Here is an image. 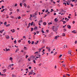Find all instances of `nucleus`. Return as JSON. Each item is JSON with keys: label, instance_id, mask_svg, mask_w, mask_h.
Here are the masks:
<instances>
[{"label": "nucleus", "instance_id": "1", "mask_svg": "<svg viewBox=\"0 0 77 77\" xmlns=\"http://www.w3.org/2000/svg\"><path fill=\"white\" fill-rule=\"evenodd\" d=\"M46 49H48V51H50L51 49H50V47H46Z\"/></svg>", "mask_w": 77, "mask_h": 77}, {"label": "nucleus", "instance_id": "2", "mask_svg": "<svg viewBox=\"0 0 77 77\" xmlns=\"http://www.w3.org/2000/svg\"><path fill=\"white\" fill-rule=\"evenodd\" d=\"M5 37L7 39H9V35H5Z\"/></svg>", "mask_w": 77, "mask_h": 77}, {"label": "nucleus", "instance_id": "3", "mask_svg": "<svg viewBox=\"0 0 77 77\" xmlns=\"http://www.w3.org/2000/svg\"><path fill=\"white\" fill-rule=\"evenodd\" d=\"M67 27L68 29H71V26L69 25H68Z\"/></svg>", "mask_w": 77, "mask_h": 77}, {"label": "nucleus", "instance_id": "4", "mask_svg": "<svg viewBox=\"0 0 77 77\" xmlns=\"http://www.w3.org/2000/svg\"><path fill=\"white\" fill-rule=\"evenodd\" d=\"M41 57V55L40 54H39V57H37L36 56L35 57L36 59H38V58H39Z\"/></svg>", "mask_w": 77, "mask_h": 77}, {"label": "nucleus", "instance_id": "5", "mask_svg": "<svg viewBox=\"0 0 77 77\" xmlns=\"http://www.w3.org/2000/svg\"><path fill=\"white\" fill-rule=\"evenodd\" d=\"M37 15V12L36 11L35 13L33 15V16L35 17V16H36Z\"/></svg>", "mask_w": 77, "mask_h": 77}, {"label": "nucleus", "instance_id": "6", "mask_svg": "<svg viewBox=\"0 0 77 77\" xmlns=\"http://www.w3.org/2000/svg\"><path fill=\"white\" fill-rule=\"evenodd\" d=\"M33 72V70H32L31 71V72H29V73L30 74H32V73Z\"/></svg>", "mask_w": 77, "mask_h": 77}, {"label": "nucleus", "instance_id": "7", "mask_svg": "<svg viewBox=\"0 0 77 77\" xmlns=\"http://www.w3.org/2000/svg\"><path fill=\"white\" fill-rule=\"evenodd\" d=\"M71 51H68V54H71Z\"/></svg>", "mask_w": 77, "mask_h": 77}, {"label": "nucleus", "instance_id": "8", "mask_svg": "<svg viewBox=\"0 0 77 77\" xmlns=\"http://www.w3.org/2000/svg\"><path fill=\"white\" fill-rule=\"evenodd\" d=\"M72 33L75 34V33H76V32H75V30H74L72 32Z\"/></svg>", "mask_w": 77, "mask_h": 77}, {"label": "nucleus", "instance_id": "9", "mask_svg": "<svg viewBox=\"0 0 77 77\" xmlns=\"http://www.w3.org/2000/svg\"><path fill=\"white\" fill-rule=\"evenodd\" d=\"M12 77H17V75L14 74H12Z\"/></svg>", "mask_w": 77, "mask_h": 77}, {"label": "nucleus", "instance_id": "10", "mask_svg": "<svg viewBox=\"0 0 77 77\" xmlns=\"http://www.w3.org/2000/svg\"><path fill=\"white\" fill-rule=\"evenodd\" d=\"M55 29L54 30V31L55 32H57V29L56 28H55Z\"/></svg>", "mask_w": 77, "mask_h": 77}, {"label": "nucleus", "instance_id": "11", "mask_svg": "<svg viewBox=\"0 0 77 77\" xmlns=\"http://www.w3.org/2000/svg\"><path fill=\"white\" fill-rule=\"evenodd\" d=\"M37 26H35V28H34V30H37Z\"/></svg>", "mask_w": 77, "mask_h": 77}, {"label": "nucleus", "instance_id": "12", "mask_svg": "<svg viewBox=\"0 0 77 77\" xmlns=\"http://www.w3.org/2000/svg\"><path fill=\"white\" fill-rule=\"evenodd\" d=\"M19 50V48H17L15 51V53H16V52H17V51H18Z\"/></svg>", "mask_w": 77, "mask_h": 77}, {"label": "nucleus", "instance_id": "13", "mask_svg": "<svg viewBox=\"0 0 77 77\" xmlns=\"http://www.w3.org/2000/svg\"><path fill=\"white\" fill-rule=\"evenodd\" d=\"M19 18H18V17H17L16 18V19H18V18L19 19V20H20V19L21 18V17L20 16H19Z\"/></svg>", "mask_w": 77, "mask_h": 77}, {"label": "nucleus", "instance_id": "14", "mask_svg": "<svg viewBox=\"0 0 77 77\" xmlns=\"http://www.w3.org/2000/svg\"><path fill=\"white\" fill-rule=\"evenodd\" d=\"M5 49H6V51H10V49H7V48H6Z\"/></svg>", "mask_w": 77, "mask_h": 77}, {"label": "nucleus", "instance_id": "15", "mask_svg": "<svg viewBox=\"0 0 77 77\" xmlns=\"http://www.w3.org/2000/svg\"><path fill=\"white\" fill-rule=\"evenodd\" d=\"M54 20L55 21H56V22H57V21H58V20H57V18H56L55 19H54Z\"/></svg>", "mask_w": 77, "mask_h": 77}, {"label": "nucleus", "instance_id": "16", "mask_svg": "<svg viewBox=\"0 0 77 77\" xmlns=\"http://www.w3.org/2000/svg\"><path fill=\"white\" fill-rule=\"evenodd\" d=\"M3 31H5V29H3L2 30H1L0 31V32L1 33H2V32H3Z\"/></svg>", "mask_w": 77, "mask_h": 77}, {"label": "nucleus", "instance_id": "17", "mask_svg": "<svg viewBox=\"0 0 77 77\" xmlns=\"http://www.w3.org/2000/svg\"><path fill=\"white\" fill-rule=\"evenodd\" d=\"M43 24L44 25V26H45L46 25V22H44L43 23Z\"/></svg>", "mask_w": 77, "mask_h": 77}, {"label": "nucleus", "instance_id": "18", "mask_svg": "<svg viewBox=\"0 0 77 77\" xmlns=\"http://www.w3.org/2000/svg\"><path fill=\"white\" fill-rule=\"evenodd\" d=\"M23 5L24 6H25V7L26 8V6H27L26 5V3H24L23 4Z\"/></svg>", "mask_w": 77, "mask_h": 77}, {"label": "nucleus", "instance_id": "19", "mask_svg": "<svg viewBox=\"0 0 77 77\" xmlns=\"http://www.w3.org/2000/svg\"><path fill=\"white\" fill-rule=\"evenodd\" d=\"M60 11L61 12H64V10L63 9H61L60 10Z\"/></svg>", "mask_w": 77, "mask_h": 77}, {"label": "nucleus", "instance_id": "20", "mask_svg": "<svg viewBox=\"0 0 77 77\" xmlns=\"http://www.w3.org/2000/svg\"><path fill=\"white\" fill-rule=\"evenodd\" d=\"M52 30H53V31H54V26H53L52 28Z\"/></svg>", "mask_w": 77, "mask_h": 77}, {"label": "nucleus", "instance_id": "21", "mask_svg": "<svg viewBox=\"0 0 77 77\" xmlns=\"http://www.w3.org/2000/svg\"><path fill=\"white\" fill-rule=\"evenodd\" d=\"M33 23V22H32L31 23V26H32Z\"/></svg>", "mask_w": 77, "mask_h": 77}, {"label": "nucleus", "instance_id": "22", "mask_svg": "<svg viewBox=\"0 0 77 77\" xmlns=\"http://www.w3.org/2000/svg\"><path fill=\"white\" fill-rule=\"evenodd\" d=\"M70 68V69H72V68L73 67L72 66H69Z\"/></svg>", "mask_w": 77, "mask_h": 77}, {"label": "nucleus", "instance_id": "23", "mask_svg": "<svg viewBox=\"0 0 77 77\" xmlns=\"http://www.w3.org/2000/svg\"><path fill=\"white\" fill-rule=\"evenodd\" d=\"M4 11H5V9H3L1 11V12H4Z\"/></svg>", "mask_w": 77, "mask_h": 77}, {"label": "nucleus", "instance_id": "24", "mask_svg": "<svg viewBox=\"0 0 77 77\" xmlns=\"http://www.w3.org/2000/svg\"><path fill=\"white\" fill-rule=\"evenodd\" d=\"M31 32H32L33 31V28H31Z\"/></svg>", "mask_w": 77, "mask_h": 77}, {"label": "nucleus", "instance_id": "25", "mask_svg": "<svg viewBox=\"0 0 77 77\" xmlns=\"http://www.w3.org/2000/svg\"><path fill=\"white\" fill-rule=\"evenodd\" d=\"M57 36H56L55 37L54 39H57Z\"/></svg>", "mask_w": 77, "mask_h": 77}, {"label": "nucleus", "instance_id": "26", "mask_svg": "<svg viewBox=\"0 0 77 77\" xmlns=\"http://www.w3.org/2000/svg\"><path fill=\"white\" fill-rule=\"evenodd\" d=\"M52 24V23H51V22H50L48 23V25H50V24Z\"/></svg>", "mask_w": 77, "mask_h": 77}, {"label": "nucleus", "instance_id": "27", "mask_svg": "<svg viewBox=\"0 0 77 77\" xmlns=\"http://www.w3.org/2000/svg\"><path fill=\"white\" fill-rule=\"evenodd\" d=\"M62 36H65V33H63V34L62 35Z\"/></svg>", "mask_w": 77, "mask_h": 77}, {"label": "nucleus", "instance_id": "28", "mask_svg": "<svg viewBox=\"0 0 77 77\" xmlns=\"http://www.w3.org/2000/svg\"><path fill=\"white\" fill-rule=\"evenodd\" d=\"M45 12H48V10L47 9L46 10H45Z\"/></svg>", "mask_w": 77, "mask_h": 77}, {"label": "nucleus", "instance_id": "29", "mask_svg": "<svg viewBox=\"0 0 77 77\" xmlns=\"http://www.w3.org/2000/svg\"><path fill=\"white\" fill-rule=\"evenodd\" d=\"M53 11H54V10H53V9H51V12H52Z\"/></svg>", "mask_w": 77, "mask_h": 77}, {"label": "nucleus", "instance_id": "30", "mask_svg": "<svg viewBox=\"0 0 77 77\" xmlns=\"http://www.w3.org/2000/svg\"><path fill=\"white\" fill-rule=\"evenodd\" d=\"M38 51H37V52H35V53L34 54H38Z\"/></svg>", "mask_w": 77, "mask_h": 77}, {"label": "nucleus", "instance_id": "31", "mask_svg": "<svg viewBox=\"0 0 77 77\" xmlns=\"http://www.w3.org/2000/svg\"><path fill=\"white\" fill-rule=\"evenodd\" d=\"M66 29H64L63 30V32H66Z\"/></svg>", "mask_w": 77, "mask_h": 77}, {"label": "nucleus", "instance_id": "32", "mask_svg": "<svg viewBox=\"0 0 77 77\" xmlns=\"http://www.w3.org/2000/svg\"><path fill=\"white\" fill-rule=\"evenodd\" d=\"M63 5H65V6H66V3H63Z\"/></svg>", "mask_w": 77, "mask_h": 77}, {"label": "nucleus", "instance_id": "33", "mask_svg": "<svg viewBox=\"0 0 77 77\" xmlns=\"http://www.w3.org/2000/svg\"><path fill=\"white\" fill-rule=\"evenodd\" d=\"M6 69H4L3 70V72H6Z\"/></svg>", "mask_w": 77, "mask_h": 77}, {"label": "nucleus", "instance_id": "34", "mask_svg": "<svg viewBox=\"0 0 77 77\" xmlns=\"http://www.w3.org/2000/svg\"><path fill=\"white\" fill-rule=\"evenodd\" d=\"M34 42V41H32V42L31 44H33Z\"/></svg>", "mask_w": 77, "mask_h": 77}, {"label": "nucleus", "instance_id": "35", "mask_svg": "<svg viewBox=\"0 0 77 77\" xmlns=\"http://www.w3.org/2000/svg\"><path fill=\"white\" fill-rule=\"evenodd\" d=\"M33 62L34 63H36V61H35V60H33Z\"/></svg>", "mask_w": 77, "mask_h": 77}, {"label": "nucleus", "instance_id": "36", "mask_svg": "<svg viewBox=\"0 0 77 77\" xmlns=\"http://www.w3.org/2000/svg\"><path fill=\"white\" fill-rule=\"evenodd\" d=\"M9 60H12V57H10L9 58Z\"/></svg>", "mask_w": 77, "mask_h": 77}, {"label": "nucleus", "instance_id": "37", "mask_svg": "<svg viewBox=\"0 0 77 77\" xmlns=\"http://www.w3.org/2000/svg\"><path fill=\"white\" fill-rule=\"evenodd\" d=\"M70 6L71 7H73V5H72V4H70Z\"/></svg>", "mask_w": 77, "mask_h": 77}, {"label": "nucleus", "instance_id": "38", "mask_svg": "<svg viewBox=\"0 0 77 77\" xmlns=\"http://www.w3.org/2000/svg\"><path fill=\"white\" fill-rule=\"evenodd\" d=\"M42 21V20H41L40 21H39V23H41Z\"/></svg>", "mask_w": 77, "mask_h": 77}, {"label": "nucleus", "instance_id": "39", "mask_svg": "<svg viewBox=\"0 0 77 77\" xmlns=\"http://www.w3.org/2000/svg\"><path fill=\"white\" fill-rule=\"evenodd\" d=\"M14 42L15 43V44H17V42L16 41V40H15V41H14Z\"/></svg>", "mask_w": 77, "mask_h": 77}, {"label": "nucleus", "instance_id": "40", "mask_svg": "<svg viewBox=\"0 0 77 77\" xmlns=\"http://www.w3.org/2000/svg\"><path fill=\"white\" fill-rule=\"evenodd\" d=\"M21 40H19L18 41V42H19V43H20V42H21Z\"/></svg>", "mask_w": 77, "mask_h": 77}, {"label": "nucleus", "instance_id": "41", "mask_svg": "<svg viewBox=\"0 0 77 77\" xmlns=\"http://www.w3.org/2000/svg\"><path fill=\"white\" fill-rule=\"evenodd\" d=\"M20 7H22V4H21V3H20Z\"/></svg>", "mask_w": 77, "mask_h": 77}, {"label": "nucleus", "instance_id": "42", "mask_svg": "<svg viewBox=\"0 0 77 77\" xmlns=\"http://www.w3.org/2000/svg\"><path fill=\"white\" fill-rule=\"evenodd\" d=\"M19 11H20V10L19 9H17V12H19Z\"/></svg>", "mask_w": 77, "mask_h": 77}, {"label": "nucleus", "instance_id": "43", "mask_svg": "<svg viewBox=\"0 0 77 77\" xmlns=\"http://www.w3.org/2000/svg\"><path fill=\"white\" fill-rule=\"evenodd\" d=\"M10 11H12V8H10Z\"/></svg>", "mask_w": 77, "mask_h": 77}, {"label": "nucleus", "instance_id": "44", "mask_svg": "<svg viewBox=\"0 0 77 77\" xmlns=\"http://www.w3.org/2000/svg\"><path fill=\"white\" fill-rule=\"evenodd\" d=\"M66 75L68 76H69L70 75L68 74H66Z\"/></svg>", "mask_w": 77, "mask_h": 77}, {"label": "nucleus", "instance_id": "45", "mask_svg": "<svg viewBox=\"0 0 77 77\" xmlns=\"http://www.w3.org/2000/svg\"><path fill=\"white\" fill-rule=\"evenodd\" d=\"M26 59H27V57H28V55H26Z\"/></svg>", "mask_w": 77, "mask_h": 77}, {"label": "nucleus", "instance_id": "46", "mask_svg": "<svg viewBox=\"0 0 77 77\" xmlns=\"http://www.w3.org/2000/svg\"><path fill=\"white\" fill-rule=\"evenodd\" d=\"M17 6V4L16 3L15 4V7H16V6Z\"/></svg>", "mask_w": 77, "mask_h": 77}, {"label": "nucleus", "instance_id": "47", "mask_svg": "<svg viewBox=\"0 0 77 77\" xmlns=\"http://www.w3.org/2000/svg\"><path fill=\"white\" fill-rule=\"evenodd\" d=\"M62 54L60 55V56H59V57H62Z\"/></svg>", "mask_w": 77, "mask_h": 77}, {"label": "nucleus", "instance_id": "48", "mask_svg": "<svg viewBox=\"0 0 77 77\" xmlns=\"http://www.w3.org/2000/svg\"><path fill=\"white\" fill-rule=\"evenodd\" d=\"M8 26H10V24H8V25H7L6 26V27H8Z\"/></svg>", "mask_w": 77, "mask_h": 77}, {"label": "nucleus", "instance_id": "49", "mask_svg": "<svg viewBox=\"0 0 77 77\" xmlns=\"http://www.w3.org/2000/svg\"><path fill=\"white\" fill-rule=\"evenodd\" d=\"M37 56V57H39V54H37L35 55V56Z\"/></svg>", "mask_w": 77, "mask_h": 77}, {"label": "nucleus", "instance_id": "50", "mask_svg": "<svg viewBox=\"0 0 77 77\" xmlns=\"http://www.w3.org/2000/svg\"><path fill=\"white\" fill-rule=\"evenodd\" d=\"M7 23V22H5L4 23V24H7V23Z\"/></svg>", "mask_w": 77, "mask_h": 77}, {"label": "nucleus", "instance_id": "51", "mask_svg": "<svg viewBox=\"0 0 77 77\" xmlns=\"http://www.w3.org/2000/svg\"><path fill=\"white\" fill-rule=\"evenodd\" d=\"M24 49H25V50H27V48H26V47H24Z\"/></svg>", "mask_w": 77, "mask_h": 77}, {"label": "nucleus", "instance_id": "52", "mask_svg": "<svg viewBox=\"0 0 77 77\" xmlns=\"http://www.w3.org/2000/svg\"><path fill=\"white\" fill-rule=\"evenodd\" d=\"M47 17V14H45V16L44 17V18H45V17Z\"/></svg>", "mask_w": 77, "mask_h": 77}, {"label": "nucleus", "instance_id": "53", "mask_svg": "<svg viewBox=\"0 0 77 77\" xmlns=\"http://www.w3.org/2000/svg\"><path fill=\"white\" fill-rule=\"evenodd\" d=\"M56 54H57V52H55V53H54V55H56Z\"/></svg>", "mask_w": 77, "mask_h": 77}, {"label": "nucleus", "instance_id": "54", "mask_svg": "<svg viewBox=\"0 0 77 77\" xmlns=\"http://www.w3.org/2000/svg\"><path fill=\"white\" fill-rule=\"evenodd\" d=\"M23 39H26V37L25 36H24L23 37Z\"/></svg>", "mask_w": 77, "mask_h": 77}, {"label": "nucleus", "instance_id": "55", "mask_svg": "<svg viewBox=\"0 0 77 77\" xmlns=\"http://www.w3.org/2000/svg\"><path fill=\"white\" fill-rule=\"evenodd\" d=\"M65 46H66L65 45H64L63 46V48H65Z\"/></svg>", "mask_w": 77, "mask_h": 77}, {"label": "nucleus", "instance_id": "56", "mask_svg": "<svg viewBox=\"0 0 77 77\" xmlns=\"http://www.w3.org/2000/svg\"><path fill=\"white\" fill-rule=\"evenodd\" d=\"M77 41H75V44H77Z\"/></svg>", "mask_w": 77, "mask_h": 77}, {"label": "nucleus", "instance_id": "57", "mask_svg": "<svg viewBox=\"0 0 77 77\" xmlns=\"http://www.w3.org/2000/svg\"><path fill=\"white\" fill-rule=\"evenodd\" d=\"M66 2V3H67V4L68 5H69V3H68V2Z\"/></svg>", "mask_w": 77, "mask_h": 77}, {"label": "nucleus", "instance_id": "58", "mask_svg": "<svg viewBox=\"0 0 77 77\" xmlns=\"http://www.w3.org/2000/svg\"><path fill=\"white\" fill-rule=\"evenodd\" d=\"M65 23H66V21H64L63 22V24H65Z\"/></svg>", "mask_w": 77, "mask_h": 77}, {"label": "nucleus", "instance_id": "59", "mask_svg": "<svg viewBox=\"0 0 77 77\" xmlns=\"http://www.w3.org/2000/svg\"><path fill=\"white\" fill-rule=\"evenodd\" d=\"M44 11H45V9H43L42 10V11L43 12H44Z\"/></svg>", "mask_w": 77, "mask_h": 77}, {"label": "nucleus", "instance_id": "60", "mask_svg": "<svg viewBox=\"0 0 77 77\" xmlns=\"http://www.w3.org/2000/svg\"><path fill=\"white\" fill-rule=\"evenodd\" d=\"M72 23L73 24H74V23H75V21H73Z\"/></svg>", "mask_w": 77, "mask_h": 77}, {"label": "nucleus", "instance_id": "61", "mask_svg": "<svg viewBox=\"0 0 77 77\" xmlns=\"http://www.w3.org/2000/svg\"><path fill=\"white\" fill-rule=\"evenodd\" d=\"M0 23H1V24H3V22L0 21Z\"/></svg>", "mask_w": 77, "mask_h": 77}, {"label": "nucleus", "instance_id": "62", "mask_svg": "<svg viewBox=\"0 0 77 77\" xmlns=\"http://www.w3.org/2000/svg\"><path fill=\"white\" fill-rule=\"evenodd\" d=\"M31 68H32V67H31V66H29V69H31Z\"/></svg>", "mask_w": 77, "mask_h": 77}, {"label": "nucleus", "instance_id": "63", "mask_svg": "<svg viewBox=\"0 0 77 77\" xmlns=\"http://www.w3.org/2000/svg\"><path fill=\"white\" fill-rule=\"evenodd\" d=\"M42 33H44V30L42 31Z\"/></svg>", "mask_w": 77, "mask_h": 77}, {"label": "nucleus", "instance_id": "64", "mask_svg": "<svg viewBox=\"0 0 77 77\" xmlns=\"http://www.w3.org/2000/svg\"><path fill=\"white\" fill-rule=\"evenodd\" d=\"M59 2H60V0H58L57 1V2H58V3H59Z\"/></svg>", "mask_w": 77, "mask_h": 77}]
</instances>
